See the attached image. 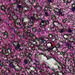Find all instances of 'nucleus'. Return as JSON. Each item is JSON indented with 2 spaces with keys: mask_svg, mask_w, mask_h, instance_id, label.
Returning <instances> with one entry per match:
<instances>
[{
  "mask_svg": "<svg viewBox=\"0 0 75 75\" xmlns=\"http://www.w3.org/2000/svg\"><path fill=\"white\" fill-rule=\"evenodd\" d=\"M50 20L46 21L43 19H41V21L39 24L40 27H45L47 26V24H49L50 23Z\"/></svg>",
  "mask_w": 75,
  "mask_h": 75,
  "instance_id": "1",
  "label": "nucleus"
},
{
  "mask_svg": "<svg viewBox=\"0 0 75 75\" xmlns=\"http://www.w3.org/2000/svg\"><path fill=\"white\" fill-rule=\"evenodd\" d=\"M13 46L15 47V50H21V48H20L21 45H19V42L18 41H14L12 42Z\"/></svg>",
  "mask_w": 75,
  "mask_h": 75,
  "instance_id": "2",
  "label": "nucleus"
},
{
  "mask_svg": "<svg viewBox=\"0 0 75 75\" xmlns=\"http://www.w3.org/2000/svg\"><path fill=\"white\" fill-rule=\"evenodd\" d=\"M43 11H44V13H45V16L46 17H48L50 16V14H49L48 11L45 9V8L44 10Z\"/></svg>",
  "mask_w": 75,
  "mask_h": 75,
  "instance_id": "3",
  "label": "nucleus"
},
{
  "mask_svg": "<svg viewBox=\"0 0 75 75\" xmlns=\"http://www.w3.org/2000/svg\"><path fill=\"white\" fill-rule=\"evenodd\" d=\"M72 28H69L68 30V33H69V35H71V33H72Z\"/></svg>",
  "mask_w": 75,
  "mask_h": 75,
  "instance_id": "4",
  "label": "nucleus"
},
{
  "mask_svg": "<svg viewBox=\"0 0 75 75\" xmlns=\"http://www.w3.org/2000/svg\"><path fill=\"white\" fill-rule=\"evenodd\" d=\"M51 18L53 21H55L57 19V18L55 17V16L54 15H52L51 16Z\"/></svg>",
  "mask_w": 75,
  "mask_h": 75,
  "instance_id": "5",
  "label": "nucleus"
},
{
  "mask_svg": "<svg viewBox=\"0 0 75 75\" xmlns=\"http://www.w3.org/2000/svg\"><path fill=\"white\" fill-rule=\"evenodd\" d=\"M35 13L33 14V16L30 17V20H32V21H34L35 19Z\"/></svg>",
  "mask_w": 75,
  "mask_h": 75,
  "instance_id": "6",
  "label": "nucleus"
},
{
  "mask_svg": "<svg viewBox=\"0 0 75 75\" xmlns=\"http://www.w3.org/2000/svg\"><path fill=\"white\" fill-rule=\"evenodd\" d=\"M3 35L4 36H6V38H8L9 36L8 35V33L7 32H4L3 33Z\"/></svg>",
  "mask_w": 75,
  "mask_h": 75,
  "instance_id": "7",
  "label": "nucleus"
},
{
  "mask_svg": "<svg viewBox=\"0 0 75 75\" xmlns=\"http://www.w3.org/2000/svg\"><path fill=\"white\" fill-rule=\"evenodd\" d=\"M68 48H69V49H70V50H71V51H74V50H74V47H73V46H72V45H70V46H69Z\"/></svg>",
  "mask_w": 75,
  "mask_h": 75,
  "instance_id": "8",
  "label": "nucleus"
},
{
  "mask_svg": "<svg viewBox=\"0 0 75 75\" xmlns=\"http://www.w3.org/2000/svg\"><path fill=\"white\" fill-rule=\"evenodd\" d=\"M1 9L4 11V12H5V13H6V8L4 7V6H1Z\"/></svg>",
  "mask_w": 75,
  "mask_h": 75,
  "instance_id": "9",
  "label": "nucleus"
},
{
  "mask_svg": "<svg viewBox=\"0 0 75 75\" xmlns=\"http://www.w3.org/2000/svg\"><path fill=\"white\" fill-rule=\"evenodd\" d=\"M24 62L25 64H27L30 63V62L28 61V60H27V59H25L24 61Z\"/></svg>",
  "mask_w": 75,
  "mask_h": 75,
  "instance_id": "10",
  "label": "nucleus"
},
{
  "mask_svg": "<svg viewBox=\"0 0 75 75\" xmlns=\"http://www.w3.org/2000/svg\"><path fill=\"white\" fill-rule=\"evenodd\" d=\"M44 36H43V37H41L39 39V41H40L41 42H43V41H44Z\"/></svg>",
  "mask_w": 75,
  "mask_h": 75,
  "instance_id": "11",
  "label": "nucleus"
},
{
  "mask_svg": "<svg viewBox=\"0 0 75 75\" xmlns=\"http://www.w3.org/2000/svg\"><path fill=\"white\" fill-rule=\"evenodd\" d=\"M32 38L35 42L37 41V40H38V39L35 37V36H33V37H32Z\"/></svg>",
  "mask_w": 75,
  "mask_h": 75,
  "instance_id": "12",
  "label": "nucleus"
},
{
  "mask_svg": "<svg viewBox=\"0 0 75 75\" xmlns=\"http://www.w3.org/2000/svg\"><path fill=\"white\" fill-rule=\"evenodd\" d=\"M52 0H47V5H50L51 3H52Z\"/></svg>",
  "mask_w": 75,
  "mask_h": 75,
  "instance_id": "13",
  "label": "nucleus"
},
{
  "mask_svg": "<svg viewBox=\"0 0 75 75\" xmlns=\"http://www.w3.org/2000/svg\"><path fill=\"white\" fill-rule=\"evenodd\" d=\"M9 66L10 67H11V68H14V66L13 65V64L12 62L10 63L9 65Z\"/></svg>",
  "mask_w": 75,
  "mask_h": 75,
  "instance_id": "14",
  "label": "nucleus"
},
{
  "mask_svg": "<svg viewBox=\"0 0 75 75\" xmlns=\"http://www.w3.org/2000/svg\"><path fill=\"white\" fill-rule=\"evenodd\" d=\"M23 38H25V40H27L28 39V36L25 35L24 34H23Z\"/></svg>",
  "mask_w": 75,
  "mask_h": 75,
  "instance_id": "15",
  "label": "nucleus"
},
{
  "mask_svg": "<svg viewBox=\"0 0 75 75\" xmlns=\"http://www.w3.org/2000/svg\"><path fill=\"white\" fill-rule=\"evenodd\" d=\"M54 47H49L47 49L48 51H52V50L54 48Z\"/></svg>",
  "mask_w": 75,
  "mask_h": 75,
  "instance_id": "16",
  "label": "nucleus"
},
{
  "mask_svg": "<svg viewBox=\"0 0 75 75\" xmlns=\"http://www.w3.org/2000/svg\"><path fill=\"white\" fill-rule=\"evenodd\" d=\"M59 31L60 33H64V32L65 30H64V29H60Z\"/></svg>",
  "mask_w": 75,
  "mask_h": 75,
  "instance_id": "17",
  "label": "nucleus"
},
{
  "mask_svg": "<svg viewBox=\"0 0 75 75\" xmlns=\"http://www.w3.org/2000/svg\"><path fill=\"white\" fill-rule=\"evenodd\" d=\"M35 62L36 64L37 65H40V63L39 62L37 61V60H36L35 59Z\"/></svg>",
  "mask_w": 75,
  "mask_h": 75,
  "instance_id": "18",
  "label": "nucleus"
},
{
  "mask_svg": "<svg viewBox=\"0 0 75 75\" xmlns=\"http://www.w3.org/2000/svg\"><path fill=\"white\" fill-rule=\"evenodd\" d=\"M69 33H68V34H65V35H67V36H68V37H69L70 38H72V35H69Z\"/></svg>",
  "mask_w": 75,
  "mask_h": 75,
  "instance_id": "19",
  "label": "nucleus"
},
{
  "mask_svg": "<svg viewBox=\"0 0 75 75\" xmlns=\"http://www.w3.org/2000/svg\"><path fill=\"white\" fill-rule=\"evenodd\" d=\"M15 37V35L13 34H12L10 35V37L11 38H14V37Z\"/></svg>",
  "mask_w": 75,
  "mask_h": 75,
  "instance_id": "20",
  "label": "nucleus"
},
{
  "mask_svg": "<svg viewBox=\"0 0 75 75\" xmlns=\"http://www.w3.org/2000/svg\"><path fill=\"white\" fill-rule=\"evenodd\" d=\"M9 26V29L10 30H13V28L11 27V24H9L8 25Z\"/></svg>",
  "mask_w": 75,
  "mask_h": 75,
  "instance_id": "21",
  "label": "nucleus"
},
{
  "mask_svg": "<svg viewBox=\"0 0 75 75\" xmlns=\"http://www.w3.org/2000/svg\"><path fill=\"white\" fill-rule=\"evenodd\" d=\"M4 51L5 53H8V50L7 49H4Z\"/></svg>",
  "mask_w": 75,
  "mask_h": 75,
  "instance_id": "22",
  "label": "nucleus"
},
{
  "mask_svg": "<svg viewBox=\"0 0 75 75\" xmlns=\"http://www.w3.org/2000/svg\"><path fill=\"white\" fill-rule=\"evenodd\" d=\"M54 73L56 75H59L58 74L59 73L58 72V71H54Z\"/></svg>",
  "mask_w": 75,
  "mask_h": 75,
  "instance_id": "23",
  "label": "nucleus"
},
{
  "mask_svg": "<svg viewBox=\"0 0 75 75\" xmlns=\"http://www.w3.org/2000/svg\"><path fill=\"white\" fill-rule=\"evenodd\" d=\"M50 4L49 5H47L45 6V8H50Z\"/></svg>",
  "mask_w": 75,
  "mask_h": 75,
  "instance_id": "24",
  "label": "nucleus"
},
{
  "mask_svg": "<svg viewBox=\"0 0 75 75\" xmlns=\"http://www.w3.org/2000/svg\"><path fill=\"white\" fill-rule=\"evenodd\" d=\"M71 10L72 11H75V7H73L72 8H71Z\"/></svg>",
  "mask_w": 75,
  "mask_h": 75,
  "instance_id": "25",
  "label": "nucleus"
},
{
  "mask_svg": "<svg viewBox=\"0 0 75 75\" xmlns=\"http://www.w3.org/2000/svg\"><path fill=\"white\" fill-rule=\"evenodd\" d=\"M49 37L50 38H52L53 37V35L50 34L49 35Z\"/></svg>",
  "mask_w": 75,
  "mask_h": 75,
  "instance_id": "26",
  "label": "nucleus"
},
{
  "mask_svg": "<svg viewBox=\"0 0 75 75\" xmlns=\"http://www.w3.org/2000/svg\"><path fill=\"white\" fill-rule=\"evenodd\" d=\"M52 40L54 42H56V40L55 38H52Z\"/></svg>",
  "mask_w": 75,
  "mask_h": 75,
  "instance_id": "27",
  "label": "nucleus"
},
{
  "mask_svg": "<svg viewBox=\"0 0 75 75\" xmlns=\"http://www.w3.org/2000/svg\"><path fill=\"white\" fill-rule=\"evenodd\" d=\"M20 32H21L20 31L19 32H18V33H17V35L18 36H19V37H20Z\"/></svg>",
  "mask_w": 75,
  "mask_h": 75,
  "instance_id": "28",
  "label": "nucleus"
},
{
  "mask_svg": "<svg viewBox=\"0 0 75 75\" xmlns=\"http://www.w3.org/2000/svg\"><path fill=\"white\" fill-rule=\"evenodd\" d=\"M60 47V45L59 44H58L56 46V48H59Z\"/></svg>",
  "mask_w": 75,
  "mask_h": 75,
  "instance_id": "29",
  "label": "nucleus"
},
{
  "mask_svg": "<svg viewBox=\"0 0 75 75\" xmlns=\"http://www.w3.org/2000/svg\"><path fill=\"white\" fill-rule=\"evenodd\" d=\"M62 67V68L63 67L64 69H65V68H66V67L65 66V64H63Z\"/></svg>",
  "mask_w": 75,
  "mask_h": 75,
  "instance_id": "30",
  "label": "nucleus"
},
{
  "mask_svg": "<svg viewBox=\"0 0 75 75\" xmlns=\"http://www.w3.org/2000/svg\"><path fill=\"white\" fill-rule=\"evenodd\" d=\"M58 64H59L60 65H61V67H62V63H61L60 62H58Z\"/></svg>",
  "mask_w": 75,
  "mask_h": 75,
  "instance_id": "31",
  "label": "nucleus"
},
{
  "mask_svg": "<svg viewBox=\"0 0 75 75\" xmlns=\"http://www.w3.org/2000/svg\"><path fill=\"white\" fill-rule=\"evenodd\" d=\"M62 53L64 56L65 55H66V54H67V53L65 52H62Z\"/></svg>",
  "mask_w": 75,
  "mask_h": 75,
  "instance_id": "32",
  "label": "nucleus"
},
{
  "mask_svg": "<svg viewBox=\"0 0 75 75\" xmlns=\"http://www.w3.org/2000/svg\"><path fill=\"white\" fill-rule=\"evenodd\" d=\"M68 1V0H67L66 2V3H71V0H70V1Z\"/></svg>",
  "mask_w": 75,
  "mask_h": 75,
  "instance_id": "33",
  "label": "nucleus"
},
{
  "mask_svg": "<svg viewBox=\"0 0 75 75\" xmlns=\"http://www.w3.org/2000/svg\"><path fill=\"white\" fill-rule=\"evenodd\" d=\"M16 2L18 3H20V0H16Z\"/></svg>",
  "mask_w": 75,
  "mask_h": 75,
  "instance_id": "34",
  "label": "nucleus"
},
{
  "mask_svg": "<svg viewBox=\"0 0 75 75\" xmlns=\"http://www.w3.org/2000/svg\"><path fill=\"white\" fill-rule=\"evenodd\" d=\"M43 42V43H44V44H45V43H46V42H47L46 41V40H44V41H43V42Z\"/></svg>",
  "mask_w": 75,
  "mask_h": 75,
  "instance_id": "35",
  "label": "nucleus"
},
{
  "mask_svg": "<svg viewBox=\"0 0 75 75\" xmlns=\"http://www.w3.org/2000/svg\"><path fill=\"white\" fill-rule=\"evenodd\" d=\"M33 30L34 31H35V32H36V29H35V28H33Z\"/></svg>",
  "mask_w": 75,
  "mask_h": 75,
  "instance_id": "36",
  "label": "nucleus"
},
{
  "mask_svg": "<svg viewBox=\"0 0 75 75\" xmlns=\"http://www.w3.org/2000/svg\"><path fill=\"white\" fill-rule=\"evenodd\" d=\"M57 13H59V12H60L61 11V9H57Z\"/></svg>",
  "mask_w": 75,
  "mask_h": 75,
  "instance_id": "37",
  "label": "nucleus"
},
{
  "mask_svg": "<svg viewBox=\"0 0 75 75\" xmlns=\"http://www.w3.org/2000/svg\"><path fill=\"white\" fill-rule=\"evenodd\" d=\"M18 7L19 8H21V6L20 5H19L18 6Z\"/></svg>",
  "mask_w": 75,
  "mask_h": 75,
  "instance_id": "38",
  "label": "nucleus"
},
{
  "mask_svg": "<svg viewBox=\"0 0 75 75\" xmlns=\"http://www.w3.org/2000/svg\"><path fill=\"white\" fill-rule=\"evenodd\" d=\"M27 36H29V35H30V33H28L27 34Z\"/></svg>",
  "mask_w": 75,
  "mask_h": 75,
  "instance_id": "39",
  "label": "nucleus"
},
{
  "mask_svg": "<svg viewBox=\"0 0 75 75\" xmlns=\"http://www.w3.org/2000/svg\"><path fill=\"white\" fill-rule=\"evenodd\" d=\"M31 35L32 36V37H35V36H34V33H32L31 34Z\"/></svg>",
  "mask_w": 75,
  "mask_h": 75,
  "instance_id": "40",
  "label": "nucleus"
},
{
  "mask_svg": "<svg viewBox=\"0 0 75 75\" xmlns=\"http://www.w3.org/2000/svg\"><path fill=\"white\" fill-rule=\"evenodd\" d=\"M35 73V72H33L32 73H31L30 74V75H33V74H34Z\"/></svg>",
  "mask_w": 75,
  "mask_h": 75,
  "instance_id": "41",
  "label": "nucleus"
},
{
  "mask_svg": "<svg viewBox=\"0 0 75 75\" xmlns=\"http://www.w3.org/2000/svg\"><path fill=\"white\" fill-rule=\"evenodd\" d=\"M58 13H59V15H61V14H62V12H61V11H60Z\"/></svg>",
  "mask_w": 75,
  "mask_h": 75,
  "instance_id": "42",
  "label": "nucleus"
},
{
  "mask_svg": "<svg viewBox=\"0 0 75 75\" xmlns=\"http://www.w3.org/2000/svg\"><path fill=\"white\" fill-rule=\"evenodd\" d=\"M16 62H17V63H19V62H18V59H16Z\"/></svg>",
  "mask_w": 75,
  "mask_h": 75,
  "instance_id": "43",
  "label": "nucleus"
},
{
  "mask_svg": "<svg viewBox=\"0 0 75 75\" xmlns=\"http://www.w3.org/2000/svg\"><path fill=\"white\" fill-rule=\"evenodd\" d=\"M49 74L50 75H53V74H52V73H51V72H50Z\"/></svg>",
  "mask_w": 75,
  "mask_h": 75,
  "instance_id": "44",
  "label": "nucleus"
},
{
  "mask_svg": "<svg viewBox=\"0 0 75 75\" xmlns=\"http://www.w3.org/2000/svg\"><path fill=\"white\" fill-rule=\"evenodd\" d=\"M63 23H65L66 22V21H65V20L64 19L63 21Z\"/></svg>",
  "mask_w": 75,
  "mask_h": 75,
  "instance_id": "45",
  "label": "nucleus"
},
{
  "mask_svg": "<svg viewBox=\"0 0 75 75\" xmlns=\"http://www.w3.org/2000/svg\"><path fill=\"white\" fill-rule=\"evenodd\" d=\"M28 28L27 27H25L24 28V30H26V28Z\"/></svg>",
  "mask_w": 75,
  "mask_h": 75,
  "instance_id": "46",
  "label": "nucleus"
},
{
  "mask_svg": "<svg viewBox=\"0 0 75 75\" xmlns=\"http://www.w3.org/2000/svg\"><path fill=\"white\" fill-rule=\"evenodd\" d=\"M15 16V14H14V13H13V17H14Z\"/></svg>",
  "mask_w": 75,
  "mask_h": 75,
  "instance_id": "47",
  "label": "nucleus"
},
{
  "mask_svg": "<svg viewBox=\"0 0 75 75\" xmlns=\"http://www.w3.org/2000/svg\"><path fill=\"white\" fill-rule=\"evenodd\" d=\"M28 32L29 33H30L31 31L30 30H28Z\"/></svg>",
  "mask_w": 75,
  "mask_h": 75,
  "instance_id": "48",
  "label": "nucleus"
},
{
  "mask_svg": "<svg viewBox=\"0 0 75 75\" xmlns=\"http://www.w3.org/2000/svg\"><path fill=\"white\" fill-rule=\"evenodd\" d=\"M9 10H10V8H8V9H7V11H9Z\"/></svg>",
  "mask_w": 75,
  "mask_h": 75,
  "instance_id": "49",
  "label": "nucleus"
},
{
  "mask_svg": "<svg viewBox=\"0 0 75 75\" xmlns=\"http://www.w3.org/2000/svg\"><path fill=\"white\" fill-rule=\"evenodd\" d=\"M7 6H8L7 5H6V6H4L5 9H6V8H7Z\"/></svg>",
  "mask_w": 75,
  "mask_h": 75,
  "instance_id": "50",
  "label": "nucleus"
},
{
  "mask_svg": "<svg viewBox=\"0 0 75 75\" xmlns=\"http://www.w3.org/2000/svg\"><path fill=\"white\" fill-rule=\"evenodd\" d=\"M0 66H1V67H2L3 65V64H0Z\"/></svg>",
  "mask_w": 75,
  "mask_h": 75,
  "instance_id": "51",
  "label": "nucleus"
},
{
  "mask_svg": "<svg viewBox=\"0 0 75 75\" xmlns=\"http://www.w3.org/2000/svg\"><path fill=\"white\" fill-rule=\"evenodd\" d=\"M61 15H62V16H64V13L62 12V14Z\"/></svg>",
  "mask_w": 75,
  "mask_h": 75,
  "instance_id": "52",
  "label": "nucleus"
},
{
  "mask_svg": "<svg viewBox=\"0 0 75 75\" xmlns=\"http://www.w3.org/2000/svg\"><path fill=\"white\" fill-rule=\"evenodd\" d=\"M36 21H38V20H39V19L38 18H36Z\"/></svg>",
  "mask_w": 75,
  "mask_h": 75,
  "instance_id": "53",
  "label": "nucleus"
},
{
  "mask_svg": "<svg viewBox=\"0 0 75 75\" xmlns=\"http://www.w3.org/2000/svg\"><path fill=\"white\" fill-rule=\"evenodd\" d=\"M16 24H17V22H16V21H14V23L15 24V25L16 24Z\"/></svg>",
  "mask_w": 75,
  "mask_h": 75,
  "instance_id": "54",
  "label": "nucleus"
},
{
  "mask_svg": "<svg viewBox=\"0 0 75 75\" xmlns=\"http://www.w3.org/2000/svg\"><path fill=\"white\" fill-rule=\"evenodd\" d=\"M20 24V23H17V24H18V25H19Z\"/></svg>",
  "mask_w": 75,
  "mask_h": 75,
  "instance_id": "55",
  "label": "nucleus"
},
{
  "mask_svg": "<svg viewBox=\"0 0 75 75\" xmlns=\"http://www.w3.org/2000/svg\"><path fill=\"white\" fill-rule=\"evenodd\" d=\"M58 69H61V67H60L59 66H58Z\"/></svg>",
  "mask_w": 75,
  "mask_h": 75,
  "instance_id": "56",
  "label": "nucleus"
},
{
  "mask_svg": "<svg viewBox=\"0 0 75 75\" xmlns=\"http://www.w3.org/2000/svg\"><path fill=\"white\" fill-rule=\"evenodd\" d=\"M33 64H34L35 65H36V66H37L36 63H33Z\"/></svg>",
  "mask_w": 75,
  "mask_h": 75,
  "instance_id": "57",
  "label": "nucleus"
},
{
  "mask_svg": "<svg viewBox=\"0 0 75 75\" xmlns=\"http://www.w3.org/2000/svg\"><path fill=\"white\" fill-rule=\"evenodd\" d=\"M65 20V21H67V19H64Z\"/></svg>",
  "mask_w": 75,
  "mask_h": 75,
  "instance_id": "58",
  "label": "nucleus"
},
{
  "mask_svg": "<svg viewBox=\"0 0 75 75\" xmlns=\"http://www.w3.org/2000/svg\"><path fill=\"white\" fill-rule=\"evenodd\" d=\"M14 32L15 33H16V31H15V30H14Z\"/></svg>",
  "mask_w": 75,
  "mask_h": 75,
  "instance_id": "59",
  "label": "nucleus"
},
{
  "mask_svg": "<svg viewBox=\"0 0 75 75\" xmlns=\"http://www.w3.org/2000/svg\"><path fill=\"white\" fill-rule=\"evenodd\" d=\"M34 75H37V74L36 73H35L34 74Z\"/></svg>",
  "mask_w": 75,
  "mask_h": 75,
  "instance_id": "60",
  "label": "nucleus"
},
{
  "mask_svg": "<svg viewBox=\"0 0 75 75\" xmlns=\"http://www.w3.org/2000/svg\"><path fill=\"white\" fill-rule=\"evenodd\" d=\"M35 56H36V57H37V54H35Z\"/></svg>",
  "mask_w": 75,
  "mask_h": 75,
  "instance_id": "61",
  "label": "nucleus"
},
{
  "mask_svg": "<svg viewBox=\"0 0 75 75\" xmlns=\"http://www.w3.org/2000/svg\"><path fill=\"white\" fill-rule=\"evenodd\" d=\"M71 60H70V59H69V60H68V62H69V61H70Z\"/></svg>",
  "mask_w": 75,
  "mask_h": 75,
  "instance_id": "62",
  "label": "nucleus"
},
{
  "mask_svg": "<svg viewBox=\"0 0 75 75\" xmlns=\"http://www.w3.org/2000/svg\"><path fill=\"white\" fill-rule=\"evenodd\" d=\"M23 0H20V1L22 2V1H23Z\"/></svg>",
  "mask_w": 75,
  "mask_h": 75,
  "instance_id": "63",
  "label": "nucleus"
},
{
  "mask_svg": "<svg viewBox=\"0 0 75 75\" xmlns=\"http://www.w3.org/2000/svg\"><path fill=\"white\" fill-rule=\"evenodd\" d=\"M19 25V26H21V24H20H20Z\"/></svg>",
  "mask_w": 75,
  "mask_h": 75,
  "instance_id": "64",
  "label": "nucleus"
}]
</instances>
